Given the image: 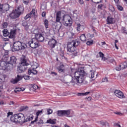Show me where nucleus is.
I'll list each match as a JSON object with an SVG mask.
<instances>
[{"label": "nucleus", "instance_id": "f8f14e48", "mask_svg": "<svg viewBox=\"0 0 127 127\" xmlns=\"http://www.w3.org/2000/svg\"><path fill=\"white\" fill-rule=\"evenodd\" d=\"M19 64H22V65H29V61L26 58L25 56H22L20 58Z\"/></svg>", "mask_w": 127, "mask_h": 127}, {"label": "nucleus", "instance_id": "58836bf2", "mask_svg": "<svg viewBox=\"0 0 127 127\" xmlns=\"http://www.w3.org/2000/svg\"><path fill=\"white\" fill-rule=\"evenodd\" d=\"M42 113H43V110H42L41 111H38L36 114V117H37L38 119V116H39V115H41V114H42Z\"/></svg>", "mask_w": 127, "mask_h": 127}, {"label": "nucleus", "instance_id": "37998d69", "mask_svg": "<svg viewBox=\"0 0 127 127\" xmlns=\"http://www.w3.org/2000/svg\"><path fill=\"white\" fill-rule=\"evenodd\" d=\"M109 9L112 11V12H114V11H115V7H114V6L113 5H110L109 6Z\"/></svg>", "mask_w": 127, "mask_h": 127}, {"label": "nucleus", "instance_id": "bf43d9fd", "mask_svg": "<svg viewBox=\"0 0 127 127\" xmlns=\"http://www.w3.org/2000/svg\"><path fill=\"white\" fill-rule=\"evenodd\" d=\"M120 66H121V69H126V68L125 66H124L123 63L120 64Z\"/></svg>", "mask_w": 127, "mask_h": 127}, {"label": "nucleus", "instance_id": "338daca9", "mask_svg": "<svg viewBox=\"0 0 127 127\" xmlns=\"http://www.w3.org/2000/svg\"><path fill=\"white\" fill-rule=\"evenodd\" d=\"M46 15V13L45 12H42V16H43V17H44Z\"/></svg>", "mask_w": 127, "mask_h": 127}, {"label": "nucleus", "instance_id": "5fc2aeb1", "mask_svg": "<svg viewBox=\"0 0 127 127\" xmlns=\"http://www.w3.org/2000/svg\"><path fill=\"white\" fill-rule=\"evenodd\" d=\"M116 70L117 71H120V70H122V67L121 66V64L119 65L118 66L116 67Z\"/></svg>", "mask_w": 127, "mask_h": 127}, {"label": "nucleus", "instance_id": "39448f33", "mask_svg": "<svg viewBox=\"0 0 127 127\" xmlns=\"http://www.w3.org/2000/svg\"><path fill=\"white\" fill-rule=\"evenodd\" d=\"M71 71V75L74 76L73 78H78L80 76H82V75H85V71L83 67L79 68L76 71H75V69H72Z\"/></svg>", "mask_w": 127, "mask_h": 127}, {"label": "nucleus", "instance_id": "6e6552de", "mask_svg": "<svg viewBox=\"0 0 127 127\" xmlns=\"http://www.w3.org/2000/svg\"><path fill=\"white\" fill-rule=\"evenodd\" d=\"M28 45L33 49L38 47V41L35 38H33L28 43Z\"/></svg>", "mask_w": 127, "mask_h": 127}, {"label": "nucleus", "instance_id": "c9c22d12", "mask_svg": "<svg viewBox=\"0 0 127 127\" xmlns=\"http://www.w3.org/2000/svg\"><path fill=\"white\" fill-rule=\"evenodd\" d=\"M91 1L98 4V3H101V2H103V0H91Z\"/></svg>", "mask_w": 127, "mask_h": 127}, {"label": "nucleus", "instance_id": "49530a36", "mask_svg": "<svg viewBox=\"0 0 127 127\" xmlns=\"http://www.w3.org/2000/svg\"><path fill=\"white\" fill-rule=\"evenodd\" d=\"M37 121H38V117H36L35 120L31 122L30 125H33V124H34V123H36Z\"/></svg>", "mask_w": 127, "mask_h": 127}, {"label": "nucleus", "instance_id": "4be33fe9", "mask_svg": "<svg viewBox=\"0 0 127 127\" xmlns=\"http://www.w3.org/2000/svg\"><path fill=\"white\" fill-rule=\"evenodd\" d=\"M22 78H23V76L18 74L17 77L12 81L13 84H15L17 83V82H19L20 80H22Z\"/></svg>", "mask_w": 127, "mask_h": 127}, {"label": "nucleus", "instance_id": "052dcab7", "mask_svg": "<svg viewBox=\"0 0 127 127\" xmlns=\"http://www.w3.org/2000/svg\"><path fill=\"white\" fill-rule=\"evenodd\" d=\"M30 0H24V2L25 4H28V2H29Z\"/></svg>", "mask_w": 127, "mask_h": 127}, {"label": "nucleus", "instance_id": "6ab92c4d", "mask_svg": "<svg viewBox=\"0 0 127 127\" xmlns=\"http://www.w3.org/2000/svg\"><path fill=\"white\" fill-rule=\"evenodd\" d=\"M10 121L13 123H18V114H14L12 115L10 118Z\"/></svg>", "mask_w": 127, "mask_h": 127}, {"label": "nucleus", "instance_id": "dca6fc26", "mask_svg": "<svg viewBox=\"0 0 127 127\" xmlns=\"http://www.w3.org/2000/svg\"><path fill=\"white\" fill-rule=\"evenodd\" d=\"M48 44L50 48H55L56 44H57V41L54 39H52L48 42Z\"/></svg>", "mask_w": 127, "mask_h": 127}, {"label": "nucleus", "instance_id": "0eeeda50", "mask_svg": "<svg viewBox=\"0 0 127 127\" xmlns=\"http://www.w3.org/2000/svg\"><path fill=\"white\" fill-rule=\"evenodd\" d=\"M64 16V14H62L61 11H58L56 13V21L57 22H60L59 26H57L56 27L58 28V30L61 29V22H60V20L63 18Z\"/></svg>", "mask_w": 127, "mask_h": 127}, {"label": "nucleus", "instance_id": "7ed1b4c3", "mask_svg": "<svg viewBox=\"0 0 127 127\" xmlns=\"http://www.w3.org/2000/svg\"><path fill=\"white\" fill-rule=\"evenodd\" d=\"M25 46H26V45L24 43H21L18 41H16L13 43L12 51H19V50L25 49Z\"/></svg>", "mask_w": 127, "mask_h": 127}, {"label": "nucleus", "instance_id": "79ce46f5", "mask_svg": "<svg viewBox=\"0 0 127 127\" xmlns=\"http://www.w3.org/2000/svg\"><path fill=\"white\" fill-rule=\"evenodd\" d=\"M23 78H24L25 80H29L30 76L29 75H24L23 76Z\"/></svg>", "mask_w": 127, "mask_h": 127}, {"label": "nucleus", "instance_id": "4c0bfd02", "mask_svg": "<svg viewBox=\"0 0 127 127\" xmlns=\"http://www.w3.org/2000/svg\"><path fill=\"white\" fill-rule=\"evenodd\" d=\"M89 94H90V92H87L84 93H78V96H87V95H89Z\"/></svg>", "mask_w": 127, "mask_h": 127}, {"label": "nucleus", "instance_id": "412c9836", "mask_svg": "<svg viewBox=\"0 0 127 127\" xmlns=\"http://www.w3.org/2000/svg\"><path fill=\"white\" fill-rule=\"evenodd\" d=\"M63 18H62V21H70L72 22V18H71V16L69 15H64L63 16Z\"/></svg>", "mask_w": 127, "mask_h": 127}, {"label": "nucleus", "instance_id": "4d7b16f0", "mask_svg": "<svg viewBox=\"0 0 127 127\" xmlns=\"http://www.w3.org/2000/svg\"><path fill=\"white\" fill-rule=\"evenodd\" d=\"M102 82H108V78L105 77L104 78L102 79Z\"/></svg>", "mask_w": 127, "mask_h": 127}, {"label": "nucleus", "instance_id": "864d4df0", "mask_svg": "<svg viewBox=\"0 0 127 127\" xmlns=\"http://www.w3.org/2000/svg\"><path fill=\"white\" fill-rule=\"evenodd\" d=\"M58 70L59 73H62V72H64V69L61 68H61L58 67Z\"/></svg>", "mask_w": 127, "mask_h": 127}, {"label": "nucleus", "instance_id": "9b49d317", "mask_svg": "<svg viewBox=\"0 0 127 127\" xmlns=\"http://www.w3.org/2000/svg\"><path fill=\"white\" fill-rule=\"evenodd\" d=\"M16 58L14 56H12L10 58V61L8 63V66H9V69L13 68V64H15L17 61Z\"/></svg>", "mask_w": 127, "mask_h": 127}, {"label": "nucleus", "instance_id": "5701e85b", "mask_svg": "<svg viewBox=\"0 0 127 127\" xmlns=\"http://www.w3.org/2000/svg\"><path fill=\"white\" fill-rule=\"evenodd\" d=\"M22 26H24L25 30H29V28H30V24L29 23L24 21L22 23Z\"/></svg>", "mask_w": 127, "mask_h": 127}, {"label": "nucleus", "instance_id": "f03ea898", "mask_svg": "<svg viewBox=\"0 0 127 127\" xmlns=\"http://www.w3.org/2000/svg\"><path fill=\"white\" fill-rule=\"evenodd\" d=\"M84 76H85V74H82L77 78H74L72 76H69V83H71L73 85L78 83L82 84V83L88 84V81L84 79Z\"/></svg>", "mask_w": 127, "mask_h": 127}, {"label": "nucleus", "instance_id": "c03bdc74", "mask_svg": "<svg viewBox=\"0 0 127 127\" xmlns=\"http://www.w3.org/2000/svg\"><path fill=\"white\" fill-rule=\"evenodd\" d=\"M93 43H94V41L93 40L88 41L86 42V44L87 45L90 46V45H92Z\"/></svg>", "mask_w": 127, "mask_h": 127}, {"label": "nucleus", "instance_id": "8fccbe9b", "mask_svg": "<svg viewBox=\"0 0 127 127\" xmlns=\"http://www.w3.org/2000/svg\"><path fill=\"white\" fill-rule=\"evenodd\" d=\"M59 54L62 57H64V51H60L59 52Z\"/></svg>", "mask_w": 127, "mask_h": 127}, {"label": "nucleus", "instance_id": "473e14b6", "mask_svg": "<svg viewBox=\"0 0 127 127\" xmlns=\"http://www.w3.org/2000/svg\"><path fill=\"white\" fill-rule=\"evenodd\" d=\"M97 75H98V74L96 73V71H93V72L91 73L90 77L92 79H93V78H96Z\"/></svg>", "mask_w": 127, "mask_h": 127}, {"label": "nucleus", "instance_id": "a211bd4d", "mask_svg": "<svg viewBox=\"0 0 127 127\" xmlns=\"http://www.w3.org/2000/svg\"><path fill=\"white\" fill-rule=\"evenodd\" d=\"M106 21L107 24H114L116 22V19L112 17V16H108Z\"/></svg>", "mask_w": 127, "mask_h": 127}, {"label": "nucleus", "instance_id": "c85d7f7f", "mask_svg": "<svg viewBox=\"0 0 127 127\" xmlns=\"http://www.w3.org/2000/svg\"><path fill=\"white\" fill-rule=\"evenodd\" d=\"M3 36L6 37L9 35V32H8V30L6 29H4L3 31Z\"/></svg>", "mask_w": 127, "mask_h": 127}, {"label": "nucleus", "instance_id": "13d9d810", "mask_svg": "<svg viewBox=\"0 0 127 127\" xmlns=\"http://www.w3.org/2000/svg\"><path fill=\"white\" fill-rule=\"evenodd\" d=\"M42 124H43V120H40L37 123L38 125H41Z\"/></svg>", "mask_w": 127, "mask_h": 127}, {"label": "nucleus", "instance_id": "69168bd1", "mask_svg": "<svg viewBox=\"0 0 127 127\" xmlns=\"http://www.w3.org/2000/svg\"><path fill=\"white\" fill-rule=\"evenodd\" d=\"M79 2L80 4H84V1L83 0H79Z\"/></svg>", "mask_w": 127, "mask_h": 127}, {"label": "nucleus", "instance_id": "7c9ffc66", "mask_svg": "<svg viewBox=\"0 0 127 127\" xmlns=\"http://www.w3.org/2000/svg\"><path fill=\"white\" fill-rule=\"evenodd\" d=\"M70 114H71V111H70V110H64V116L68 117L70 115Z\"/></svg>", "mask_w": 127, "mask_h": 127}, {"label": "nucleus", "instance_id": "ddd939ff", "mask_svg": "<svg viewBox=\"0 0 127 127\" xmlns=\"http://www.w3.org/2000/svg\"><path fill=\"white\" fill-rule=\"evenodd\" d=\"M6 68L9 69V66H8V64L6 63V62L0 60V70H5Z\"/></svg>", "mask_w": 127, "mask_h": 127}, {"label": "nucleus", "instance_id": "f257e3e1", "mask_svg": "<svg viewBox=\"0 0 127 127\" xmlns=\"http://www.w3.org/2000/svg\"><path fill=\"white\" fill-rule=\"evenodd\" d=\"M24 8L21 5H19L13 10L12 12L9 14V17L11 19H15L20 16L23 13Z\"/></svg>", "mask_w": 127, "mask_h": 127}, {"label": "nucleus", "instance_id": "4468645a", "mask_svg": "<svg viewBox=\"0 0 127 127\" xmlns=\"http://www.w3.org/2000/svg\"><path fill=\"white\" fill-rule=\"evenodd\" d=\"M35 39H36L37 41H39L40 42L44 41V37L41 33L35 34Z\"/></svg>", "mask_w": 127, "mask_h": 127}, {"label": "nucleus", "instance_id": "c756f323", "mask_svg": "<svg viewBox=\"0 0 127 127\" xmlns=\"http://www.w3.org/2000/svg\"><path fill=\"white\" fill-rule=\"evenodd\" d=\"M97 57H100L102 58V60L105 61L106 58L104 57V54L102 53L101 52H99L97 56Z\"/></svg>", "mask_w": 127, "mask_h": 127}, {"label": "nucleus", "instance_id": "72a5a7b5", "mask_svg": "<svg viewBox=\"0 0 127 127\" xmlns=\"http://www.w3.org/2000/svg\"><path fill=\"white\" fill-rule=\"evenodd\" d=\"M29 14L31 17H32V16H35V9H33Z\"/></svg>", "mask_w": 127, "mask_h": 127}, {"label": "nucleus", "instance_id": "423d86ee", "mask_svg": "<svg viewBox=\"0 0 127 127\" xmlns=\"http://www.w3.org/2000/svg\"><path fill=\"white\" fill-rule=\"evenodd\" d=\"M67 52L72 53L73 55L76 56L77 55V52H76V47L73 45V43L68 42L67 46Z\"/></svg>", "mask_w": 127, "mask_h": 127}, {"label": "nucleus", "instance_id": "393cba45", "mask_svg": "<svg viewBox=\"0 0 127 127\" xmlns=\"http://www.w3.org/2000/svg\"><path fill=\"white\" fill-rule=\"evenodd\" d=\"M47 124H50L51 125H56V119H50L47 121Z\"/></svg>", "mask_w": 127, "mask_h": 127}, {"label": "nucleus", "instance_id": "9d476101", "mask_svg": "<svg viewBox=\"0 0 127 127\" xmlns=\"http://www.w3.org/2000/svg\"><path fill=\"white\" fill-rule=\"evenodd\" d=\"M10 6L8 4H0V11L2 12V13H4L7 10H9Z\"/></svg>", "mask_w": 127, "mask_h": 127}, {"label": "nucleus", "instance_id": "a878e982", "mask_svg": "<svg viewBox=\"0 0 127 127\" xmlns=\"http://www.w3.org/2000/svg\"><path fill=\"white\" fill-rule=\"evenodd\" d=\"M25 90V88L22 87V88H16L14 90L15 93H18V92H23Z\"/></svg>", "mask_w": 127, "mask_h": 127}, {"label": "nucleus", "instance_id": "e433bc0d", "mask_svg": "<svg viewBox=\"0 0 127 127\" xmlns=\"http://www.w3.org/2000/svg\"><path fill=\"white\" fill-rule=\"evenodd\" d=\"M121 32L122 33H124V34H127V29H126V27H122Z\"/></svg>", "mask_w": 127, "mask_h": 127}, {"label": "nucleus", "instance_id": "aec40b11", "mask_svg": "<svg viewBox=\"0 0 127 127\" xmlns=\"http://www.w3.org/2000/svg\"><path fill=\"white\" fill-rule=\"evenodd\" d=\"M16 34V29L11 30L10 32L9 33V38H14V37H15Z\"/></svg>", "mask_w": 127, "mask_h": 127}, {"label": "nucleus", "instance_id": "680f3d73", "mask_svg": "<svg viewBox=\"0 0 127 127\" xmlns=\"http://www.w3.org/2000/svg\"><path fill=\"white\" fill-rule=\"evenodd\" d=\"M9 116H12V112H9L7 113V118H8V117H9Z\"/></svg>", "mask_w": 127, "mask_h": 127}, {"label": "nucleus", "instance_id": "774afa93", "mask_svg": "<svg viewBox=\"0 0 127 127\" xmlns=\"http://www.w3.org/2000/svg\"><path fill=\"white\" fill-rule=\"evenodd\" d=\"M59 68H61V69H63V70H64V65H61L59 67Z\"/></svg>", "mask_w": 127, "mask_h": 127}, {"label": "nucleus", "instance_id": "2f4dec72", "mask_svg": "<svg viewBox=\"0 0 127 127\" xmlns=\"http://www.w3.org/2000/svg\"><path fill=\"white\" fill-rule=\"evenodd\" d=\"M59 117H63L64 116V110H59L57 113Z\"/></svg>", "mask_w": 127, "mask_h": 127}, {"label": "nucleus", "instance_id": "ea45409f", "mask_svg": "<svg viewBox=\"0 0 127 127\" xmlns=\"http://www.w3.org/2000/svg\"><path fill=\"white\" fill-rule=\"evenodd\" d=\"M117 7L118 10H120L121 11H122L123 10V9H124V8L123 7V6L119 5L118 4H117Z\"/></svg>", "mask_w": 127, "mask_h": 127}, {"label": "nucleus", "instance_id": "a18cd8bd", "mask_svg": "<svg viewBox=\"0 0 127 127\" xmlns=\"http://www.w3.org/2000/svg\"><path fill=\"white\" fill-rule=\"evenodd\" d=\"M81 27H82V25L80 24H77V31H81Z\"/></svg>", "mask_w": 127, "mask_h": 127}, {"label": "nucleus", "instance_id": "20e7f679", "mask_svg": "<svg viewBox=\"0 0 127 127\" xmlns=\"http://www.w3.org/2000/svg\"><path fill=\"white\" fill-rule=\"evenodd\" d=\"M33 120V116H28L26 119L24 115L22 113L18 114V121L19 124H23V123H27Z\"/></svg>", "mask_w": 127, "mask_h": 127}, {"label": "nucleus", "instance_id": "603ef678", "mask_svg": "<svg viewBox=\"0 0 127 127\" xmlns=\"http://www.w3.org/2000/svg\"><path fill=\"white\" fill-rule=\"evenodd\" d=\"M33 88L34 90H37V89H39V87L37 85L34 84L33 85Z\"/></svg>", "mask_w": 127, "mask_h": 127}, {"label": "nucleus", "instance_id": "bb28decb", "mask_svg": "<svg viewBox=\"0 0 127 127\" xmlns=\"http://www.w3.org/2000/svg\"><path fill=\"white\" fill-rule=\"evenodd\" d=\"M71 43H72L74 47H76V46H78L79 44H80V41L78 40H73L72 41L70 42Z\"/></svg>", "mask_w": 127, "mask_h": 127}, {"label": "nucleus", "instance_id": "de8ad7c7", "mask_svg": "<svg viewBox=\"0 0 127 127\" xmlns=\"http://www.w3.org/2000/svg\"><path fill=\"white\" fill-rule=\"evenodd\" d=\"M48 112V115H51L52 113H53V111L51 109H48L47 110Z\"/></svg>", "mask_w": 127, "mask_h": 127}, {"label": "nucleus", "instance_id": "2eb2a0df", "mask_svg": "<svg viewBox=\"0 0 127 127\" xmlns=\"http://www.w3.org/2000/svg\"><path fill=\"white\" fill-rule=\"evenodd\" d=\"M26 69H27V65L19 64V66L17 68V71L19 73H22V72H24Z\"/></svg>", "mask_w": 127, "mask_h": 127}, {"label": "nucleus", "instance_id": "e2e57ef3", "mask_svg": "<svg viewBox=\"0 0 127 127\" xmlns=\"http://www.w3.org/2000/svg\"><path fill=\"white\" fill-rule=\"evenodd\" d=\"M103 5H104L103 4H99L98 5V7L99 8L102 9V7H103Z\"/></svg>", "mask_w": 127, "mask_h": 127}, {"label": "nucleus", "instance_id": "a19ab883", "mask_svg": "<svg viewBox=\"0 0 127 127\" xmlns=\"http://www.w3.org/2000/svg\"><path fill=\"white\" fill-rule=\"evenodd\" d=\"M44 23L45 25L46 28H48V21L47 19H45V21H44Z\"/></svg>", "mask_w": 127, "mask_h": 127}, {"label": "nucleus", "instance_id": "09e8293b", "mask_svg": "<svg viewBox=\"0 0 127 127\" xmlns=\"http://www.w3.org/2000/svg\"><path fill=\"white\" fill-rule=\"evenodd\" d=\"M28 18H31V17L29 14H27L24 17L25 20H27V19H28Z\"/></svg>", "mask_w": 127, "mask_h": 127}, {"label": "nucleus", "instance_id": "1a4fd4ad", "mask_svg": "<svg viewBox=\"0 0 127 127\" xmlns=\"http://www.w3.org/2000/svg\"><path fill=\"white\" fill-rule=\"evenodd\" d=\"M38 67V64L35 63L34 65L32 66V68L28 69V72L29 75H30V74H33V75H36V74H37V70L35 69H37Z\"/></svg>", "mask_w": 127, "mask_h": 127}, {"label": "nucleus", "instance_id": "b1692460", "mask_svg": "<svg viewBox=\"0 0 127 127\" xmlns=\"http://www.w3.org/2000/svg\"><path fill=\"white\" fill-rule=\"evenodd\" d=\"M63 23L64 26H71L73 22H70V21H63Z\"/></svg>", "mask_w": 127, "mask_h": 127}, {"label": "nucleus", "instance_id": "cd10ccee", "mask_svg": "<svg viewBox=\"0 0 127 127\" xmlns=\"http://www.w3.org/2000/svg\"><path fill=\"white\" fill-rule=\"evenodd\" d=\"M3 61H5V62H6L7 60H8V53H6V54L4 55L3 56L2 60Z\"/></svg>", "mask_w": 127, "mask_h": 127}, {"label": "nucleus", "instance_id": "f704fd0d", "mask_svg": "<svg viewBox=\"0 0 127 127\" xmlns=\"http://www.w3.org/2000/svg\"><path fill=\"white\" fill-rule=\"evenodd\" d=\"M80 39L81 41H86V36H85V34H81V35L80 36Z\"/></svg>", "mask_w": 127, "mask_h": 127}, {"label": "nucleus", "instance_id": "f3484780", "mask_svg": "<svg viewBox=\"0 0 127 127\" xmlns=\"http://www.w3.org/2000/svg\"><path fill=\"white\" fill-rule=\"evenodd\" d=\"M114 94L116 97H118V98H120V99H125V98H126V96L124 95V93L119 90H116L114 92Z\"/></svg>", "mask_w": 127, "mask_h": 127}, {"label": "nucleus", "instance_id": "6e6d98bb", "mask_svg": "<svg viewBox=\"0 0 127 127\" xmlns=\"http://www.w3.org/2000/svg\"><path fill=\"white\" fill-rule=\"evenodd\" d=\"M22 111H24L25 110H28V107L27 106H24L22 107Z\"/></svg>", "mask_w": 127, "mask_h": 127}, {"label": "nucleus", "instance_id": "3c124183", "mask_svg": "<svg viewBox=\"0 0 127 127\" xmlns=\"http://www.w3.org/2000/svg\"><path fill=\"white\" fill-rule=\"evenodd\" d=\"M7 23L6 22H4L2 23V27L3 28H6V27H7Z\"/></svg>", "mask_w": 127, "mask_h": 127}, {"label": "nucleus", "instance_id": "0e129e2a", "mask_svg": "<svg viewBox=\"0 0 127 127\" xmlns=\"http://www.w3.org/2000/svg\"><path fill=\"white\" fill-rule=\"evenodd\" d=\"M123 66L125 67H127V62H124L123 63Z\"/></svg>", "mask_w": 127, "mask_h": 127}]
</instances>
